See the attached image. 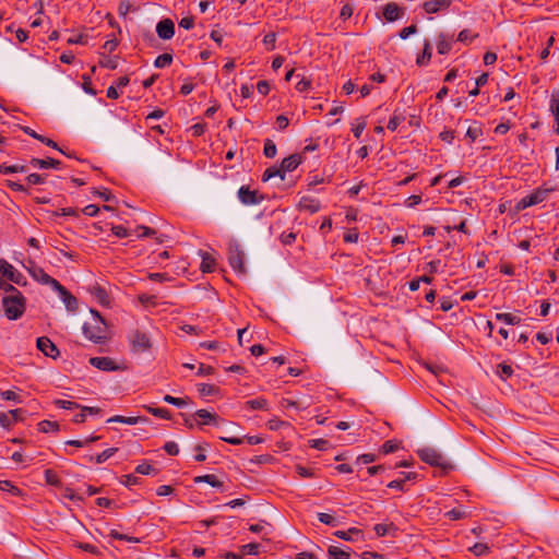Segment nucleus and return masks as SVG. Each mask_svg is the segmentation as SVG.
Returning a JSON list of instances; mask_svg holds the SVG:
<instances>
[{
  "label": "nucleus",
  "mask_w": 559,
  "mask_h": 559,
  "mask_svg": "<svg viewBox=\"0 0 559 559\" xmlns=\"http://www.w3.org/2000/svg\"><path fill=\"white\" fill-rule=\"evenodd\" d=\"M403 120V116L395 114L393 117L390 118L386 128L390 131H395Z\"/></svg>",
  "instance_id": "864d4df0"
},
{
  "label": "nucleus",
  "mask_w": 559,
  "mask_h": 559,
  "mask_svg": "<svg viewBox=\"0 0 559 559\" xmlns=\"http://www.w3.org/2000/svg\"><path fill=\"white\" fill-rule=\"evenodd\" d=\"M274 177H280L281 180L285 179V176L283 175L281 167L272 166L266 168L262 175V181L266 182Z\"/></svg>",
  "instance_id": "c85d7f7f"
},
{
  "label": "nucleus",
  "mask_w": 559,
  "mask_h": 559,
  "mask_svg": "<svg viewBox=\"0 0 559 559\" xmlns=\"http://www.w3.org/2000/svg\"><path fill=\"white\" fill-rule=\"evenodd\" d=\"M318 520L321 523H323L325 525H330V526H336V524H337L336 519L329 513H323V512L318 513Z\"/></svg>",
  "instance_id": "8fccbe9b"
},
{
  "label": "nucleus",
  "mask_w": 559,
  "mask_h": 559,
  "mask_svg": "<svg viewBox=\"0 0 559 559\" xmlns=\"http://www.w3.org/2000/svg\"><path fill=\"white\" fill-rule=\"evenodd\" d=\"M260 545L257 543H249L241 547V554L255 556L259 554Z\"/></svg>",
  "instance_id": "49530a36"
},
{
  "label": "nucleus",
  "mask_w": 559,
  "mask_h": 559,
  "mask_svg": "<svg viewBox=\"0 0 559 559\" xmlns=\"http://www.w3.org/2000/svg\"><path fill=\"white\" fill-rule=\"evenodd\" d=\"M280 239L283 245L288 246L296 240V234L293 231H284L282 233Z\"/></svg>",
  "instance_id": "680f3d73"
},
{
  "label": "nucleus",
  "mask_w": 559,
  "mask_h": 559,
  "mask_svg": "<svg viewBox=\"0 0 559 559\" xmlns=\"http://www.w3.org/2000/svg\"><path fill=\"white\" fill-rule=\"evenodd\" d=\"M46 177L39 174H29L26 177V181L29 185H43L45 182Z\"/></svg>",
  "instance_id": "e2e57ef3"
},
{
  "label": "nucleus",
  "mask_w": 559,
  "mask_h": 559,
  "mask_svg": "<svg viewBox=\"0 0 559 559\" xmlns=\"http://www.w3.org/2000/svg\"><path fill=\"white\" fill-rule=\"evenodd\" d=\"M431 59V45L428 40L424 44V50L420 56L417 57L416 63L418 66H425L427 64Z\"/></svg>",
  "instance_id": "cd10ccee"
},
{
  "label": "nucleus",
  "mask_w": 559,
  "mask_h": 559,
  "mask_svg": "<svg viewBox=\"0 0 559 559\" xmlns=\"http://www.w3.org/2000/svg\"><path fill=\"white\" fill-rule=\"evenodd\" d=\"M99 66L103 68L110 69V70H116L118 67V60L116 57H114V58L106 57L99 61Z\"/></svg>",
  "instance_id": "3c124183"
},
{
  "label": "nucleus",
  "mask_w": 559,
  "mask_h": 559,
  "mask_svg": "<svg viewBox=\"0 0 559 559\" xmlns=\"http://www.w3.org/2000/svg\"><path fill=\"white\" fill-rule=\"evenodd\" d=\"M127 338L133 354H143L148 352L153 346L151 335L141 329L131 330Z\"/></svg>",
  "instance_id": "f03ea898"
},
{
  "label": "nucleus",
  "mask_w": 559,
  "mask_h": 559,
  "mask_svg": "<svg viewBox=\"0 0 559 559\" xmlns=\"http://www.w3.org/2000/svg\"><path fill=\"white\" fill-rule=\"evenodd\" d=\"M163 449L169 455H177L179 453V447L175 441H168L164 444Z\"/></svg>",
  "instance_id": "0e129e2a"
},
{
  "label": "nucleus",
  "mask_w": 559,
  "mask_h": 559,
  "mask_svg": "<svg viewBox=\"0 0 559 559\" xmlns=\"http://www.w3.org/2000/svg\"><path fill=\"white\" fill-rule=\"evenodd\" d=\"M497 373L500 378L507 379L513 374V369L510 365L502 362L498 365Z\"/></svg>",
  "instance_id": "c03bdc74"
},
{
  "label": "nucleus",
  "mask_w": 559,
  "mask_h": 559,
  "mask_svg": "<svg viewBox=\"0 0 559 559\" xmlns=\"http://www.w3.org/2000/svg\"><path fill=\"white\" fill-rule=\"evenodd\" d=\"M29 273L35 281L45 285H49L52 289H55L56 286L59 284L57 280L48 275L44 271V269L39 266H33L32 269H29Z\"/></svg>",
  "instance_id": "4468645a"
},
{
  "label": "nucleus",
  "mask_w": 559,
  "mask_h": 559,
  "mask_svg": "<svg viewBox=\"0 0 559 559\" xmlns=\"http://www.w3.org/2000/svg\"><path fill=\"white\" fill-rule=\"evenodd\" d=\"M215 260L210 257L207 253H202V262L201 270L204 273H210L214 271Z\"/></svg>",
  "instance_id": "2f4dec72"
},
{
  "label": "nucleus",
  "mask_w": 559,
  "mask_h": 559,
  "mask_svg": "<svg viewBox=\"0 0 559 559\" xmlns=\"http://www.w3.org/2000/svg\"><path fill=\"white\" fill-rule=\"evenodd\" d=\"M117 451H118L117 448L106 449L103 452H100L99 454H97L95 459L93 456H90V461L91 462L95 461V463L102 464V463L106 462L108 459H110Z\"/></svg>",
  "instance_id": "c756f323"
},
{
  "label": "nucleus",
  "mask_w": 559,
  "mask_h": 559,
  "mask_svg": "<svg viewBox=\"0 0 559 559\" xmlns=\"http://www.w3.org/2000/svg\"><path fill=\"white\" fill-rule=\"evenodd\" d=\"M452 48V37L441 33L438 37L437 49L440 55H447Z\"/></svg>",
  "instance_id": "4be33fe9"
},
{
  "label": "nucleus",
  "mask_w": 559,
  "mask_h": 559,
  "mask_svg": "<svg viewBox=\"0 0 559 559\" xmlns=\"http://www.w3.org/2000/svg\"><path fill=\"white\" fill-rule=\"evenodd\" d=\"M53 290L58 293L69 311H75L78 309L76 298L64 286L59 283Z\"/></svg>",
  "instance_id": "ddd939ff"
},
{
  "label": "nucleus",
  "mask_w": 559,
  "mask_h": 559,
  "mask_svg": "<svg viewBox=\"0 0 559 559\" xmlns=\"http://www.w3.org/2000/svg\"><path fill=\"white\" fill-rule=\"evenodd\" d=\"M156 33L160 39H171L175 35V23L170 19L160 20L156 25Z\"/></svg>",
  "instance_id": "f8f14e48"
},
{
  "label": "nucleus",
  "mask_w": 559,
  "mask_h": 559,
  "mask_svg": "<svg viewBox=\"0 0 559 559\" xmlns=\"http://www.w3.org/2000/svg\"><path fill=\"white\" fill-rule=\"evenodd\" d=\"M163 400L168 403V404H171L174 406H177V407H185L186 405H188V400L186 399H181V397H175V396H171V395H165L163 397Z\"/></svg>",
  "instance_id": "37998d69"
},
{
  "label": "nucleus",
  "mask_w": 559,
  "mask_h": 559,
  "mask_svg": "<svg viewBox=\"0 0 559 559\" xmlns=\"http://www.w3.org/2000/svg\"><path fill=\"white\" fill-rule=\"evenodd\" d=\"M82 80H83V83H82V88H83V91H84L86 94H90V95H92V96H95V95H96V91L92 87L91 75H88V74H83V75H82Z\"/></svg>",
  "instance_id": "a18cd8bd"
},
{
  "label": "nucleus",
  "mask_w": 559,
  "mask_h": 559,
  "mask_svg": "<svg viewBox=\"0 0 559 559\" xmlns=\"http://www.w3.org/2000/svg\"><path fill=\"white\" fill-rule=\"evenodd\" d=\"M171 62H173V55L165 52V53L159 55L155 59L154 67L158 68V69H163V68L170 66Z\"/></svg>",
  "instance_id": "7c9ffc66"
},
{
  "label": "nucleus",
  "mask_w": 559,
  "mask_h": 559,
  "mask_svg": "<svg viewBox=\"0 0 559 559\" xmlns=\"http://www.w3.org/2000/svg\"><path fill=\"white\" fill-rule=\"evenodd\" d=\"M194 417H197V424L199 427L205 425L219 426L222 423H224V419H222L217 414L211 413L203 408L198 409L194 414Z\"/></svg>",
  "instance_id": "9d476101"
},
{
  "label": "nucleus",
  "mask_w": 559,
  "mask_h": 559,
  "mask_svg": "<svg viewBox=\"0 0 559 559\" xmlns=\"http://www.w3.org/2000/svg\"><path fill=\"white\" fill-rule=\"evenodd\" d=\"M366 127H367V122L364 118L357 119L356 123L352 128V132H353L354 136L356 139H359L360 135L362 134L364 130L366 129Z\"/></svg>",
  "instance_id": "79ce46f5"
},
{
  "label": "nucleus",
  "mask_w": 559,
  "mask_h": 559,
  "mask_svg": "<svg viewBox=\"0 0 559 559\" xmlns=\"http://www.w3.org/2000/svg\"><path fill=\"white\" fill-rule=\"evenodd\" d=\"M58 429H59V425L56 421L41 420L38 424V430L40 432H51V431H57Z\"/></svg>",
  "instance_id": "4c0bfd02"
},
{
  "label": "nucleus",
  "mask_w": 559,
  "mask_h": 559,
  "mask_svg": "<svg viewBox=\"0 0 559 559\" xmlns=\"http://www.w3.org/2000/svg\"><path fill=\"white\" fill-rule=\"evenodd\" d=\"M135 472L141 475H150L155 472V468L151 464L144 462L135 467Z\"/></svg>",
  "instance_id": "13d9d810"
},
{
  "label": "nucleus",
  "mask_w": 559,
  "mask_h": 559,
  "mask_svg": "<svg viewBox=\"0 0 559 559\" xmlns=\"http://www.w3.org/2000/svg\"><path fill=\"white\" fill-rule=\"evenodd\" d=\"M221 440L233 444V445H239L242 444L245 441H247L249 444H259L263 441V439L259 436H245V437H219Z\"/></svg>",
  "instance_id": "dca6fc26"
},
{
  "label": "nucleus",
  "mask_w": 559,
  "mask_h": 559,
  "mask_svg": "<svg viewBox=\"0 0 559 559\" xmlns=\"http://www.w3.org/2000/svg\"><path fill=\"white\" fill-rule=\"evenodd\" d=\"M476 34H472L469 29H463L457 35V40L463 44H469L474 38H476Z\"/></svg>",
  "instance_id": "09e8293b"
},
{
  "label": "nucleus",
  "mask_w": 559,
  "mask_h": 559,
  "mask_svg": "<svg viewBox=\"0 0 559 559\" xmlns=\"http://www.w3.org/2000/svg\"><path fill=\"white\" fill-rule=\"evenodd\" d=\"M0 396L4 401H12L15 403L23 402L22 397L15 391L12 390H0Z\"/></svg>",
  "instance_id": "f704fd0d"
},
{
  "label": "nucleus",
  "mask_w": 559,
  "mask_h": 559,
  "mask_svg": "<svg viewBox=\"0 0 559 559\" xmlns=\"http://www.w3.org/2000/svg\"><path fill=\"white\" fill-rule=\"evenodd\" d=\"M302 162V156L300 154H292L288 157H285L281 163V170L285 176L286 173H290L295 170Z\"/></svg>",
  "instance_id": "2eb2a0df"
},
{
  "label": "nucleus",
  "mask_w": 559,
  "mask_h": 559,
  "mask_svg": "<svg viewBox=\"0 0 559 559\" xmlns=\"http://www.w3.org/2000/svg\"><path fill=\"white\" fill-rule=\"evenodd\" d=\"M228 262L231 269L239 275H246L247 270L245 266V252L236 242L228 246Z\"/></svg>",
  "instance_id": "20e7f679"
},
{
  "label": "nucleus",
  "mask_w": 559,
  "mask_h": 559,
  "mask_svg": "<svg viewBox=\"0 0 559 559\" xmlns=\"http://www.w3.org/2000/svg\"><path fill=\"white\" fill-rule=\"evenodd\" d=\"M275 43H276V34L275 33H269L263 37V44L265 45L267 50L275 49Z\"/></svg>",
  "instance_id": "4d7b16f0"
},
{
  "label": "nucleus",
  "mask_w": 559,
  "mask_h": 559,
  "mask_svg": "<svg viewBox=\"0 0 559 559\" xmlns=\"http://www.w3.org/2000/svg\"><path fill=\"white\" fill-rule=\"evenodd\" d=\"M55 404L60 407V408H63V409H74V408H79L81 407L79 404H76L75 402H72V401H68V400H57L55 402Z\"/></svg>",
  "instance_id": "bf43d9fd"
},
{
  "label": "nucleus",
  "mask_w": 559,
  "mask_h": 559,
  "mask_svg": "<svg viewBox=\"0 0 559 559\" xmlns=\"http://www.w3.org/2000/svg\"><path fill=\"white\" fill-rule=\"evenodd\" d=\"M469 551L475 556L480 557L489 552V547L485 543H476L469 548Z\"/></svg>",
  "instance_id": "a19ab883"
},
{
  "label": "nucleus",
  "mask_w": 559,
  "mask_h": 559,
  "mask_svg": "<svg viewBox=\"0 0 559 559\" xmlns=\"http://www.w3.org/2000/svg\"><path fill=\"white\" fill-rule=\"evenodd\" d=\"M334 535L341 539L353 542L356 539L355 536L361 535V531L353 527L348 531H336Z\"/></svg>",
  "instance_id": "bb28decb"
},
{
  "label": "nucleus",
  "mask_w": 559,
  "mask_h": 559,
  "mask_svg": "<svg viewBox=\"0 0 559 559\" xmlns=\"http://www.w3.org/2000/svg\"><path fill=\"white\" fill-rule=\"evenodd\" d=\"M0 490L10 492L13 496H20L21 490L10 480H0Z\"/></svg>",
  "instance_id": "72a5a7b5"
},
{
  "label": "nucleus",
  "mask_w": 559,
  "mask_h": 559,
  "mask_svg": "<svg viewBox=\"0 0 559 559\" xmlns=\"http://www.w3.org/2000/svg\"><path fill=\"white\" fill-rule=\"evenodd\" d=\"M549 191L550 190H548V189H540V188L536 189L531 194L522 198L518 202V204L515 206L516 210L518 211L525 210L526 207H530V206H533V205L544 202L546 200Z\"/></svg>",
  "instance_id": "39448f33"
},
{
  "label": "nucleus",
  "mask_w": 559,
  "mask_h": 559,
  "mask_svg": "<svg viewBox=\"0 0 559 559\" xmlns=\"http://www.w3.org/2000/svg\"><path fill=\"white\" fill-rule=\"evenodd\" d=\"M550 111L555 117V122L559 127V95L556 93L551 94L550 98Z\"/></svg>",
  "instance_id": "473e14b6"
},
{
  "label": "nucleus",
  "mask_w": 559,
  "mask_h": 559,
  "mask_svg": "<svg viewBox=\"0 0 559 559\" xmlns=\"http://www.w3.org/2000/svg\"><path fill=\"white\" fill-rule=\"evenodd\" d=\"M94 296L98 299V301L102 305H108L109 304V297L105 289L97 287L94 290Z\"/></svg>",
  "instance_id": "5fc2aeb1"
},
{
  "label": "nucleus",
  "mask_w": 559,
  "mask_h": 559,
  "mask_svg": "<svg viewBox=\"0 0 559 559\" xmlns=\"http://www.w3.org/2000/svg\"><path fill=\"white\" fill-rule=\"evenodd\" d=\"M44 476H45L46 483L51 486H59L61 484L58 474L50 468L45 469Z\"/></svg>",
  "instance_id": "c9c22d12"
},
{
  "label": "nucleus",
  "mask_w": 559,
  "mask_h": 559,
  "mask_svg": "<svg viewBox=\"0 0 559 559\" xmlns=\"http://www.w3.org/2000/svg\"><path fill=\"white\" fill-rule=\"evenodd\" d=\"M29 163L34 168H40V169H45V168H56L57 169L60 166V162L57 159H53L51 157H48L46 159L34 157L31 159Z\"/></svg>",
  "instance_id": "412c9836"
},
{
  "label": "nucleus",
  "mask_w": 559,
  "mask_h": 559,
  "mask_svg": "<svg viewBox=\"0 0 559 559\" xmlns=\"http://www.w3.org/2000/svg\"><path fill=\"white\" fill-rule=\"evenodd\" d=\"M451 5V0H427L424 2V10L429 13H437L440 10L447 9Z\"/></svg>",
  "instance_id": "f3484780"
},
{
  "label": "nucleus",
  "mask_w": 559,
  "mask_h": 559,
  "mask_svg": "<svg viewBox=\"0 0 559 559\" xmlns=\"http://www.w3.org/2000/svg\"><path fill=\"white\" fill-rule=\"evenodd\" d=\"M399 448L397 443L392 441V440H389V441H385L382 445V452L384 454H389V453H393L394 451H396Z\"/></svg>",
  "instance_id": "774afa93"
},
{
  "label": "nucleus",
  "mask_w": 559,
  "mask_h": 559,
  "mask_svg": "<svg viewBox=\"0 0 559 559\" xmlns=\"http://www.w3.org/2000/svg\"><path fill=\"white\" fill-rule=\"evenodd\" d=\"M377 459V456L372 453H365V454H361L357 457L356 462L357 464H369V463H372L374 462Z\"/></svg>",
  "instance_id": "69168bd1"
},
{
  "label": "nucleus",
  "mask_w": 559,
  "mask_h": 559,
  "mask_svg": "<svg viewBox=\"0 0 559 559\" xmlns=\"http://www.w3.org/2000/svg\"><path fill=\"white\" fill-rule=\"evenodd\" d=\"M146 409L153 416H156V417H159L163 419H170V412L166 408L147 406Z\"/></svg>",
  "instance_id": "ea45409f"
},
{
  "label": "nucleus",
  "mask_w": 559,
  "mask_h": 559,
  "mask_svg": "<svg viewBox=\"0 0 559 559\" xmlns=\"http://www.w3.org/2000/svg\"><path fill=\"white\" fill-rule=\"evenodd\" d=\"M383 16L389 22H394L402 17V10L396 3H388L383 8Z\"/></svg>",
  "instance_id": "a211bd4d"
},
{
  "label": "nucleus",
  "mask_w": 559,
  "mask_h": 559,
  "mask_svg": "<svg viewBox=\"0 0 559 559\" xmlns=\"http://www.w3.org/2000/svg\"><path fill=\"white\" fill-rule=\"evenodd\" d=\"M276 152H277V148H276L275 143L272 140L266 139L264 141V148H263V154L265 155V157L273 158L276 155Z\"/></svg>",
  "instance_id": "58836bf2"
},
{
  "label": "nucleus",
  "mask_w": 559,
  "mask_h": 559,
  "mask_svg": "<svg viewBox=\"0 0 559 559\" xmlns=\"http://www.w3.org/2000/svg\"><path fill=\"white\" fill-rule=\"evenodd\" d=\"M328 555L330 559H349L350 552L349 548L342 549L337 546H330L328 549Z\"/></svg>",
  "instance_id": "b1692460"
},
{
  "label": "nucleus",
  "mask_w": 559,
  "mask_h": 559,
  "mask_svg": "<svg viewBox=\"0 0 559 559\" xmlns=\"http://www.w3.org/2000/svg\"><path fill=\"white\" fill-rule=\"evenodd\" d=\"M445 516L451 521L461 520L466 516L465 510L459 508V509H452L445 513Z\"/></svg>",
  "instance_id": "de8ad7c7"
},
{
  "label": "nucleus",
  "mask_w": 559,
  "mask_h": 559,
  "mask_svg": "<svg viewBox=\"0 0 559 559\" xmlns=\"http://www.w3.org/2000/svg\"><path fill=\"white\" fill-rule=\"evenodd\" d=\"M239 201L245 205H255L261 203L263 197L257 190H251L248 186H241L237 192Z\"/></svg>",
  "instance_id": "1a4fd4ad"
},
{
  "label": "nucleus",
  "mask_w": 559,
  "mask_h": 559,
  "mask_svg": "<svg viewBox=\"0 0 559 559\" xmlns=\"http://www.w3.org/2000/svg\"><path fill=\"white\" fill-rule=\"evenodd\" d=\"M23 131L28 134L29 136L40 141L41 143L46 144L47 146H50L55 150H58L59 152H61L62 154H66L59 146L58 144L52 141L51 139H48V138H45L40 134H38L37 132H35L33 129H31L29 127H24L23 128Z\"/></svg>",
  "instance_id": "aec40b11"
},
{
  "label": "nucleus",
  "mask_w": 559,
  "mask_h": 559,
  "mask_svg": "<svg viewBox=\"0 0 559 559\" xmlns=\"http://www.w3.org/2000/svg\"><path fill=\"white\" fill-rule=\"evenodd\" d=\"M0 273L16 285L25 284L23 274L4 259H0Z\"/></svg>",
  "instance_id": "6e6552de"
},
{
  "label": "nucleus",
  "mask_w": 559,
  "mask_h": 559,
  "mask_svg": "<svg viewBox=\"0 0 559 559\" xmlns=\"http://www.w3.org/2000/svg\"><path fill=\"white\" fill-rule=\"evenodd\" d=\"M193 481L195 484L206 483L214 488L223 487V481H221L215 475L212 474L197 476L194 477Z\"/></svg>",
  "instance_id": "5701e85b"
},
{
  "label": "nucleus",
  "mask_w": 559,
  "mask_h": 559,
  "mask_svg": "<svg viewBox=\"0 0 559 559\" xmlns=\"http://www.w3.org/2000/svg\"><path fill=\"white\" fill-rule=\"evenodd\" d=\"M420 460L432 466L445 467L444 456L432 448H424L417 451Z\"/></svg>",
  "instance_id": "423d86ee"
},
{
  "label": "nucleus",
  "mask_w": 559,
  "mask_h": 559,
  "mask_svg": "<svg viewBox=\"0 0 559 559\" xmlns=\"http://www.w3.org/2000/svg\"><path fill=\"white\" fill-rule=\"evenodd\" d=\"M111 233L118 238H126L130 235L129 230L121 225H114Z\"/></svg>",
  "instance_id": "052dcab7"
},
{
  "label": "nucleus",
  "mask_w": 559,
  "mask_h": 559,
  "mask_svg": "<svg viewBox=\"0 0 559 559\" xmlns=\"http://www.w3.org/2000/svg\"><path fill=\"white\" fill-rule=\"evenodd\" d=\"M37 348L47 357L57 358L59 356V349L47 336H40L36 342Z\"/></svg>",
  "instance_id": "9b49d317"
},
{
  "label": "nucleus",
  "mask_w": 559,
  "mask_h": 559,
  "mask_svg": "<svg viewBox=\"0 0 559 559\" xmlns=\"http://www.w3.org/2000/svg\"><path fill=\"white\" fill-rule=\"evenodd\" d=\"M90 364L102 371L126 370V366L117 364L110 357H92Z\"/></svg>",
  "instance_id": "0eeeda50"
},
{
  "label": "nucleus",
  "mask_w": 559,
  "mask_h": 559,
  "mask_svg": "<svg viewBox=\"0 0 559 559\" xmlns=\"http://www.w3.org/2000/svg\"><path fill=\"white\" fill-rule=\"evenodd\" d=\"M24 171H26V167L24 165H0V173L4 175Z\"/></svg>",
  "instance_id": "e433bc0d"
},
{
  "label": "nucleus",
  "mask_w": 559,
  "mask_h": 559,
  "mask_svg": "<svg viewBox=\"0 0 559 559\" xmlns=\"http://www.w3.org/2000/svg\"><path fill=\"white\" fill-rule=\"evenodd\" d=\"M120 483L123 484L126 487H132V486L138 485L140 483V478L134 476V475H132V474L123 475L121 477Z\"/></svg>",
  "instance_id": "6e6d98bb"
},
{
  "label": "nucleus",
  "mask_w": 559,
  "mask_h": 559,
  "mask_svg": "<svg viewBox=\"0 0 559 559\" xmlns=\"http://www.w3.org/2000/svg\"><path fill=\"white\" fill-rule=\"evenodd\" d=\"M245 406L251 411H267L269 409V402L264 397H258L253 400H249L245 403Z\"/></svg>",
  "instance_id": "393cba45"
},
{
  "label": "nucleus",
  "mask_w": 559,
  "mask_h": 559,
  "mask_svg": "<svg viewBox=\"0 0 559 559\" xmlns=\"http://www.w3.org/2000/svg\"><path fill=\"white\" fill-rule=\"evenodd\" d=\"M91 313L93 321L85 322L82 330L87 340L98 344L107 338V324L98 311L92 309Z\"/></svg>",
  "instance_id": "f257e3e1"
},
{
  "label": "nucleus",
  "mask_w": 559,
  "mask_h": 559,
  "mask_svg": "<svg viewBox=\"0 0 559 559\" xmlns=\"http://www.w3.org/2000/svg\"><path fill=\"white\" fill-rule=\"evenodd\" d=\"M4 313L9 320L19 319L25 310V298L20 292L8 295L2 299Z\"/></svg>",
  "instance_id": "7ed1b4c3"
},
{
  "label": "nucleus",
  "mask_w": 559,
  "mask_h": 559,
  "mask_svg": "<svg viewBox=\"0 0 559 559\" xmlns=\"http://www.w3.org/2000/svg\"><path fill=\"white\" fill-rule=\"evenodd\" d=\"M320 207H321L320 202L310 197H304L299 201V209L302 211L309 212L311 214L320 211Z\"/></svg>",
  "instance_id": "6ab92c4d"
},
{
  "label": "nucleus",
  "mask_w": 559,
  "mask_h": 559,
  "mask_svg": "<svg viewBox=\"0 0 559 559\" xmlns=\"http://www.w3.org/2000/svg\"><path fill=\"white\" fill-rule=\"evenodd\" d=\"M390 528H394V525L391 523V524H376L373 530L377 534V536L379 537H382V536H385Z\"/></svg>",
  "instance_id": "603ef678"
},
{
  "label": "nucleus",
  "mask_w": 559,
  "mask_h": 559,
  "mask_svg": "<svg viewBox=\"0 0 559 559\" xmlns=\"http://www.w3.org/2000/svg\"><path fill=\"white\" fill-rule=\"evenodd\" d=\"M13 425V420L11 419L10 415L4 412H0V426L9 429Z\"/></svg>",
  "instance_id": "338daca9"
},
{
  "label": "nucleus",
  "mask_w": 559,
  "mask_h": 559,
  "mask_svg": "<svg viewBox=\"0 0 559 559\" xmlns=\"http://www.w3.org/2000/svg\"><path fill=\"white\" fill-rule=\"evenodd\" d=\"M495 318L496 320L510 325H518L521 323V318L510 312L496 313Z\"/></svg>",
  "instance_id": "a878e982"
}]
</instances>
